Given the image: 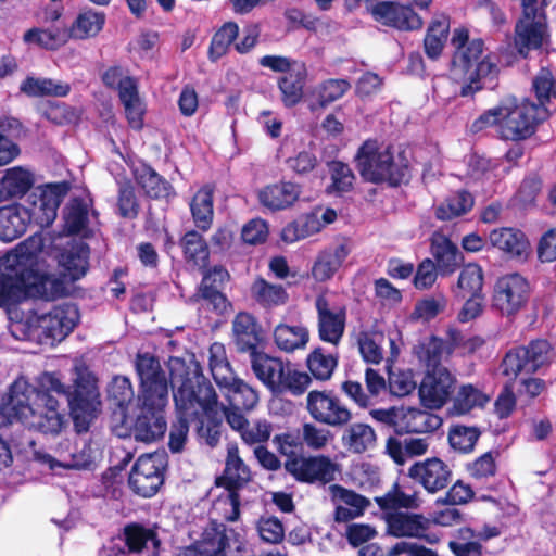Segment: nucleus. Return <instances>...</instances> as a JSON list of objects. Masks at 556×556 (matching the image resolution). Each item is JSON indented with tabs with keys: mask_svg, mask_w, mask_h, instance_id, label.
<instances>
[{
	"mask_svg": "<svg viewBox=\"0 0 556 556\" xmlns=\"http://www.w3.org/2000/svg\"><path fill=\"white\" fill-rule=\"evenodd\" d=\"M407 477L428 493L435 494L446 489L452 482L453 470L448 464L433 456L415 462L408 468Z\"/></svg>",
	"mask_w": 556,
	"mask_h": 556,
	"instance_id": "4be33fe9",
	"label": "nucleus"
},
{
	"mask_svg": "<svg viewBox=\"0 0 556 556\" xmlns=\"http://www.w3.org/2000/svg\"><path fill=\"white\" fill-rule=\"evenodd\" d=\"M369 12L377 23L401 31L418 30L424 24L410 4L397 1H377Z\"/></svg>",
	"mask_w": 556,
	"mask_h": 556,
	"instance_id": "aec40b11",
	"label": "nucleus"
},
{
	"mask_svg": "<svg viewBox=\"0 0 556 556\" xmlns=\"http://www.w3.org/2000/svg\"><path fill=\"white\" fill-rule=\"evenodd\" d=\"M329 168L331 184L327 187L328 193L342 195L353 190L356 177L349 164L342 161H333Z\"/></svg>",
	"mask_w": 556,
	"mask_h": 556,
	"instance_id": "052dcab7",
	"label": "nucleus"
},
{
	"mask_svg": "<svg viewBox=\"0 0 556 556\" xmlns=\"http://www.w3.org/2000/svg\"><path fill=\"white\" fill-rule=\"evenodd\" d=\"M124 543L123 547H113L115 556L140 555L151 543V556H160L162 540L156 527H147L138 521H130L124 525L117 536Z\"/></svg>",
	"mask_w": 556,
	"mask_h": 556,
	"instance_id": "a211bd4d",
	"label": "nucleus"
},
{
	"mask_svg": "<svg viewBox=\"0 0 556 556\" xmlns=\"http://www.w3.org/2000/svg\"><path fill=\"white\" fill-rule=\"evenodd\" d=\"M63 228L66 235L77 236L87 229L89 210L86 201L80 197L72 198L63 208Z\"/></svg>",
	"mask_w": 556,
	"mask_h": 556,
	"instance_id": "c03bdc74",
	"label": "nucleus"
},
{
	"mask_svg": "<svg viewBox=\"0 0 556 556\" xmlns=\"http://www.w3.org/2000/svg\"><path fill=\"white\" fill-rule=\"evenodd\" d=\"M489 239L493 247L505 252L509 257L526 260L530 253V242L520 229L510 227L494 229L490 232Z\"/></svg>",
	"mask_w": 556,
	"mask_h": 556,
	"instance_id": "7c9ffc66",
	"label": "nucleus"
},
{
	"mask_svg": "<svg viewBox=\"0 0 556 556\" xmlns=\"http://www.w3.org/2000/svg\"><path fill=\"white\" fill-rule=\"evenodd\" d=\"M137 412L129 418L126 433L119 437L132 438L136 442L146 444L155 443L163 439L167 430L165 407L167 404L155 401H139Z\"/></svg>",
	"mask_w": 556,
	"mask_h": 556,
	"instance_id": "4468645a",
	"label": "nucleus"
},
{
	"mask_svg": "<svg viewBox=\"0 0 556 556\" xmlns=\"http://www.w3.org/2000/svg\"><path fill=\"white\" fill-rule=\"evenodd\" d=\"M131 174L147 198L169 201L176 197L173 185L147 162L140 161L132 165Z\"/></svg>",
	"mask_w": 556,
	"mask_h": 556,
	"instance_id": "bb28decb",
	"label": "nucleus"
},
{
	"mask_svg": "<svg viewBox=\"0 0 556 556\" xmlns=\"http://www.w3.org/2000/svg\"><path fill=\"white\" fill-rule=\"evenodd\" d=\"M484 273L477 263L465 264L459 273L455 294L466 299L467 295L483 294Z\"/></svg>",
	"mask_w": 556,
	"mask_h": 556,
	"instance_id": "8fccbe9b",
	"label": "nucleus"
},
{
	"mask_svg": "<svg viewBox=\"0 0 556 556\" xmlns=\"http://www.w3.org/2000/svg\"><path fill=\"white\" fill-rule=\"evenodd\" d=\"M219 388L223 390L228 405L235 409L252 410L258 403L256 390L238 377L232 376Z\"/></svg>",
	"mask_w": 556,
	"mask_h": 556,
	"instance_id": "4c0bfd02",
	"label": "nucleus"
},
{
	"mask_svg": "<svg viewBox=\"0 0 556 556\" xmlns=\"http://www.w3.org/2000/svg\"><path fill=\"white\" fill-rule=\"evenodd\" d=\"M117 214L122 218L135 219L140 212V203L136 195V190L129 179L118 182L117 193Z\"/></svg>",
	"mask_w": 556,
	"mask_h": 556,
	"instance_id": "0e129e2a",
	"label": "nucleus"
},
{
	"mask_svg": "<svg viewBox=\"0 0 556 556\" xmlns=\"http://www.w3.org/2000/svg\"><path fill=\"white\" fill-rule=\"evenodd\" d=\"M475 200L467 190H458L447 197L435 208V217L439 220H451L468 213L473 206Z\"/></svg>",
	"mask_w": 556,
	"mask_h": 556,
	"instance_id": "603ef678",
	"label": "nucleus"
},
{
	"mask_svg": "<svg viewBox=\"0 0 556 556\" xmlns=\"http://www.w3.org/2000/svg\"><path fill=\"white\" fill-rule=\"evenodd\" d=\"M307 70L304 63L293 66V70L278 78L281 101L286 108L299 104L304 96Z\"/></svg>",
	"mask_w": 556,
	"mask_h": 556,
	"instance_id": "c9c22d12",
	"label": "nucleus"
},
{
	"mask_svg": "<svg viewBox=\"0 0 556 556\" xmlns=\"http://www.w3.org/2000/svg\"><path fill=\"white\" fill-rule=\"evenodd\" d=\"M555 358L554 346L546 339H532L527 344L508 349L500 362V371L509 382L519 379L517 393L520 399L533 402L547 391V382L536 374L545 372Z\"/></svg>",
	"mask_w": 556,
	"mask_h": 556,
	"instance_id": "20e7f679",
	"label": "nucleus"
},
{
	"mask_svg": "<svg viewBox=\"0 0 556 556\" xmlns=\"http://www.w3.org/2000/svg\"><path fill=\"white\" fill-rule=\"evenodd\" d=\"M339 363L338 353H326L321 346L315 348L306 357V366L312 376L319 381H328Z\"/></svg>",
	"mask_w": 556,
	"mask_h": 556,
	"instance_id": "09e8293b",
	"label": "nucleus"
},
{
	"mask_svg": "<svg viewBox=\"0 0 556 556\" xmlns=\"http://www.w3.org/2000/svg\"><path fill=\"white\" fill-rule=\"evenodd\" d=\"M204 232L193 228L178 240L185 263L192 269L205 268L210 264L211 250Z\"/></svg>",
	"mask_w": 556,
	"mask_h": 556,
	"instance_id": "c756f323",
	"label": "nucleus"
},
{
	"mask_svg": "<svg viewBox=\"0 0 556 556\" xmlns=\"http://www.w3.org/2000/svg\"><path fill=\"white\" fill-rule=\"evenodd\" d=\"M208 366L218 387L226 383L233 376L230 363L227 359L225 345L220 342H214L210 345Z\"/></svg>",
	"mask_w": 556,
	"mask_h": 556,
	"instance_id": "e2e57ef3",
	"label": "nucleus"
},
{
	"mask_svg": "<svg viewBox=\"0 0 556 556\" xmlns=\"http://www.w3.org/2000/svg\"><path fill=\"white\" fill-rule=\"evenodd\" d=\"M539 0H521V15L515 24L514 46L518 54L526 59L532 50L543 47L547 36V17Z\"/></svg>",
	"mask_w": 556,
	"mask_h": 556,
	"instance_id": "9b49d317",
	"label": "nucleus"
},
{
	"mask_svg": "<svg viewBox=\"0 0 556 556\" xmlns=\"http://www.w3.org/2000/svg\"><path fill=\"white\" fill-rule=\"evenodd\" d=\"M169 364L173 386L180 383L174 393L177 412L198 421L197 433L201 443L216 447L222 437L223 421L218 417V399L214 387L199 364L190 367L182 358H172Z\"/></svg>",
	"mask_w": 556,
	"mask_h": 556,
	"instance_id": "f257e3e1",
	"label": "nucleus"
},
{
	"mask_svg": "<svg viewBox=\"0 0 556 556\" xmlns=\"http://www.w3.org/2000/svg\"><path fill=\"white\" fill-rule=\"evenodd\" d=\"M252 299L264 308H273L285 305L289 295L281 285L270 283L258 276L250 288Z\"/></svg>",
	"mask_w": 556,
	"mask_h": 556,
	"instance_id": "a19ab883",
	"label": "nucleus"
},
{
	"mask_svg": "<svg viewBox=\"0 0 556 556\" xmlns=\"http://www.w3.org/2000/svg\"><path fill=\"white\" fill-rule=\"evenodd\" d=\"M97 382L91 375H79L73 386L62 383L54 372H45L40 378L42 388L66 399L70 417L78 434L88 432L101 413L102 402Z\"/></svg>",
	"mask_w": 556,
	"mask_h": 556,
	"instance_id": "0eeeda50",
	"label": "nucleus"
},
{
	"mask_svg": "<svg viewBox=\"0 0 556 556\" xmlns=\"http://www.w3.org/2000/svg\"><path fill=\"white\" fill-rule=\"evenodd\" d=\"M191 300L218 316H225L233 309L232 303L220 290L197 288Z\"/></svg>",
	"mask_w": 556,
	"mask_h": 556,
	"instance_id": "13d9d810",
	"label": "nucleus"
},
{
	"mask_svg": "<svg viewBox=\"0 0 556 556\" xmlns=\"http://www.w3.org/2000/svg\"><path fill=\"white\" fill-rule=\"evenodd\" d=\"M168 368L170 369V364H168ZM135 370L139 379V401H155L156 403L167 404L169 383L174 391L173 394L180 384L178 382L177 386H173L172 378L166 377L159 357L149 352L137 353Z\"/></svg>",
	"mask_w": 556,
	"mask_h": 556,
	"instance_id": "f8f14e48",
	"label": "nucleus"
},
{
	"mask_svg": "<svg viewBox=\"0 0 556 556\" xmlns=\"http://www.w3.org/2000/svg\"><path fill=\"white\" fill-rule=\"evenodd\" d=\"M308 339V330L302 325L290 326L279 324L274 330V341L276 345L279 350L287 353L305 348Z\"/></svg>",
	"mask_w": 556,
	"mask_h": 556,
	"instance_id": "de8ad7c7",
	"label": "nucleus"
},
{
	"mask_svg": "<svg viewBox=\"0 0 556 556\" xmlns=\"http://www.w3.org/2000/svg\"><path fill=\"white\" fill-rule=\"evenodd\" d=\"M283 467L298 482L326 484L334 479L336 466L325 455L286 459Z\"/></svg>",
	"mask_w": 556,
	"mask_h": 556,
	"instance_id": "5701e85b",
	"label": "nucleus"
},
{
	"mask_svg": "<svg viewBox=\"0 0 556 556\" xmlns=\"http://www.w3.org/2000/svg\"><path fill=\"white\" fill-rule=\"evenodd\" d=\"M440 425L441 419L438 416L410 407L400 416L397 434L431 432Z\"/></svg>",
	"mask_w": 556,
	"mask_h": 556,
	"instance_id": "ea45409f",
	"label": "nucleus"
},
{
	"mask_svg": "<svg viewBox=\"0 0 556 556\" xmlns=\"http://www.w3.org/2000/svg\"><path fill=\"white\" fill-rule=\"evenodd\" d=\"M126 84L128 87L124 88L119 100L124 105L129 126L135 130H140L143 127L144 108L139 97L138 85H130V81H126Z\"/></svg>",
	"mask_w": 556,
	"mask_h": 556,
	"instance_id": "6e6d98bb",
	"label": "nucleus"
},
{
	"mask_svg": "<svg viewBox=\"0 0 556 556\" xmlns=\"http://www.w3.org/2000/svg\"><path fill=\"white\" fill-rule=\"evenodd\" d=\"M324 227L325 223H321L318 212H308L288 223L282 228L281 239L293 243L319 232Z\"/></svg>",
	"mask_w": 556,
	"mask_h": 556,
	"instance_id": "79ce46f5",
	"label": "nucleus"
},
{
	"mask_svg": "<svg viewBox=\"0 0 556 556\" xmlns=\"http://www.w3.org/2000/svg\"><path fill=\"white\" fill-rule=\"evenodd\" d=\"M480 435L478 427L454 425L448 431V442L455 451L466 454L473 451Z\"/></svg>",
	"mask_w": 556,
	"mask_h": 556,
	"instance_id": "69168bd1",
	"label": "nucleus"
},
{
	"mask_svg": "<svg viewBox=\"0 0 556 556\" xmlns=\"http://www.w3.org/2000/svg\"><path fill=\"white\" fill-rule=\"evenodd\" d=\"M232 342L239 353H248L251 356L260 352L258 346L263 342V329L257 318L241 311L237 313L231 325Z\"/></svg>",
	"mask_w": 556,
	"mask_h": 556,
	"instance_id": "a878e982",
	"label": "nucleus"
},
{
	"mask_svg": "<svg viewBox=\"0 0 556 556\" xmlns=\"http://www.w3.org/2000/svg\"><path fill=\"white\" fill-rule=\"evenodd\" d=\"M65 294L64 282L42 271L36 254L15 249L0 256V307L16 305L27 296L53 301Z\"/></svg>",
	"mask_w": 556,
	"mask_h": 556,
	"instance_id": "f03ea898",
	"label": "nucleus"
},
{
	"mask_svg": "<svg viewBox=\"0 0 556 556\" xmlns=\"http://www.w3.org/2000/svg\"><path fill=\"white\" fill-rule=\"evenodd\" d=\"M20 90L31 98L66 97L71 91V86L67 83L56 81L51 78L27 76L22 81Z\"/></svg>",
	"mask_w": 556,
	"mask_h": 556,
	"instance_id": "37998d69",
	"label": "nucleus"
},
{
	"mask_svg": "<svg viewBox=\"0 0 556 556\" xmlns=\"http://www.w3.org/2000/svg\"><path fill=\"white\" fill-rule=\"evenodd\" d=\"M383 519L387 525V533L391 536L424 539L430 544L439 542L435 534L427 533L431 527V521L421 514L393 511L387 513Z\"/></svg>",
	"mask_w": 556,
	"mask_h": 556,
	"instance_id": "b1692460",
	"label": "nucleus"
},
{
	"mask_svg": "<svg viewBox=\"0 0 556 556\" xmlns=\"http://www.w3.org/2000/svg\"><path fill=\"white\" fill-rule=\"evenodd\" d=\"M108 397L117 407L126 408L134 399L130 379L126 376H115L109 384Z\"/></svg>",
	"mask_w": 556,
	"mask_h": 556,
	"instance_id": "774afa93",
	"label": "nucleus"
},
{
	"mask_svg": "<svg viewBox=\"0 0 556 556\" xmlns=\"http://www.w3.org/2000/svg\"><path fill=\"white\" fill-rule=\"evenodd\" d=\"M530 296L528 280L518 273L507 274L497 279L494 286L493 307L502 315L515 316L526 306Z\"/></svg>",
	"mask_w": 556,
	"mask_h": 556,
	"instance_id": "f3484780",
	"label": "nucleus"
},
{
	"mask_svg": "<svg viewBox=\"0 0 556 556\" xmlns=\"http://www.w3.org/2000/svg\"><path fill=\"white\" fill-rule=\"evenodd\" d=\"M501 453L498 450L488 451L476 457L472 462L465 465V470L469 478L480 488L494 490L489 483L493 480L498 471L497 458Z\"/></svg>",
	"mask_w": 556,
	"mask_h": 556,
	"instance_id": "e433bc0d",
	"label": "nucleus"
},
{
	"mask_svg": "<svg viewBox=\"0 0 556 556\" xmlns=\"http://www.w3.org/2000/svg\"><path fill=\"white\" fill-rule=\"evenodd\" d=\"M350 253L351 248L345 241L324 249L314 262L312 276L320 282L331 279Z\"/></svg>",
	"mask_w": 556,
	"mask_h": 556,
	"instance_id": "2f4dec72",
	"label": "nucleus"
},
{
	"mask_svg": "<svg viewBox=\"0 0 556 556\" xmlns=\"http://www.w3.org/2000/svg\"><path fill=\"white\" fill-rule=\"evenodd\" d=\"M167 467L168 456L164 451L142 454L129 472L130 490L144 498L154 496L164 484Z\"/></svg>",
	"mask_w": 556,
	"mask_h": 556,
	"instance_id": "ddd939ff",
	"label": "nucleus"
},
{
	"mask_svg": "<svg viewBox=\"0 0 556 556\" xmlns=\"http://www.w3.org/2000/svg\"><path fill=\"white\" fill-rule=\"evenodd\" d=\"M105 23V14L88 10L78 14L70 29V38L86 39L98 35Z\"/></svg>",
	"mask_w": 556,
	"mask_h": 556,
	"instance_id": "5fc2aeb1",
	"label": "nucleus"
},
{
	"mask_svg": "<svg viewBox=\"0 0 556 556\" xmlns=\"http://www.w3.org/2000/svg\"><path fill=\"white\" fill-rule=\"evenodd\" d=\"M214 190L213 185L202 186L189 203L194 228L202 232H207L213 226Z\"/></svg>",
	"mask_w": 556,
	"mask_h": 556,
	"instance_id": "473e14b6",
	"label": "nucleus"
},
{
	"mask_svg": "<svg viewBox=\"0 0 556 556\" xmlns=\"http://www.w3.org/2000/svg\"><path fill=\"white\" fill-rule=\"evenodd\" d=\"M317 312V326L319 339L324 342L338 345L343 338L346 324V309L340 307L331 311L328 299L319 294L315 300Z\"/></svg>",
	"mask_w": 556,
	"mask_h": 556,
	"instance_id": "393cba45",
	"label": "nucleus"
},
{
	"mask_svg": "<svg viewBox=\"0 0 556 556\" xmlns=\"http://www.w3.org/2000/svg\"><path fill=\"white\" fill-rule=\"evenodd\" d=\"M543 188V180L538 173H530L520 182L513 200L516 206L528 210L536 205V199Z\"/></svg>",
	"mask_w": 556,
	"mask_h": 556,
	"instance_id": "bf43d9fd",
	"label": "nucleus"
},
{
	"mask_svg": "<svg viewBox=\"0 0 556 556\" xmlns=\"http://www.w3.org/2000/svg\"><path fill=\"white\" fill-rule=\"evenodd\" d=\"M532 91L538 100L516 98L503 100V119L500 138L502 140L522 141L531 138L538 127L549 118L552 99H556V78L549 67L543 66L532 79Z\"/></svg>",
	"mask_w": 556,
	"mask_h": 556,
	"instance_id": "7ed1b4c3",
	"label": "nucleus"
},
{
	"mask_svg": "<svg viewBox=\"0 0 556 556\" xmlns=\"http://www.w3.org/2000/svg\"><path fill=\"white\" fill-rule=\"evenodd\" d=\"M456 388V378L447 368L427 370L418 388L421 404L429 409L442 408Z\"/></svg>",
	"mask_w": 556,
	"mask_h": 556,
	"instance_id": "6ab92c4d",
	"label": "nucleus"
},
{
	"mask_svg": "<svg viewBox=\"0 0 556 556\" xmlns=\"http://www.w3.org/2000/svg\"><path fill=\"white\" fill-rule=\"evenodd\" d=\"M239 35V26L236 22H226L224 23L213 35L207 56L210 61L216 62L222 56H224L231 43L236 40Z\"/></svg>",
	"mask_w": 556,
	"mask_h": 556,
	"instance_id": "4d7b16f0",
	"label": "nucleus"
},
{
	"mask_svg": "<svg viewBox=\"0 0 556 556\" xmlns=\"http://www.w3.org/2000/svg\"><path fill=\"white\" fill-rule=\"evenodd\" d=\"M490 396L471 383L463 384L453 399L452 412L455 415H465L473 408H483Z\"/></svg>",
	"mask_w": 556,
	"mask_h": 556,
	"instance_id": "864d4df0",
	"label": "nucleus"
},
{
	"mask_svg": "<svg viewBox=\"0 0 556 556\" xmlns=\"http://www.w3.org/2000/svg\"><path fill=\"white\" fill-rule=\"evenodd\" d=\"M248 542L232 528L211 519L199 541L180 548L177 556H240Z\"/></svg>",
	"mask_w": 556,
	"mask_h": 556,
	"instance_id": "9d476101",
	"label": "nucleus"
},
{
	"mask_svg": "<svg viewBox=\"0 0 556 556\" xmlns=\"http://www.w3.org/2000/svg\"><path fill=\"white\" fill-rule=\"evenodd\" d=\"M34 184L35 176L30 170L22 166L8 168L0 179V199H21L33 188Z\"/></svg>",
	"mask_w": 556,
	"mask_h": 556,
	"instance_id": "f704fd0d",
	"label": "nucleus"
},
{
	"mask_svg": "<svg viewBox=\"0 0 556 556\" xmlns=\"http://www.w3.org/2000/svg\"><path fill=\"white\" fill-rule=\"evenodd\" d=\"M375 502L383 511V516L387 513L400 511L402 508L414 509L419 506L417 493H405L397 482L386 494L376 496Z\"/></svg>",
	"mask_w": 556,
	"mask_h": 556,
	"instance_id": "3c124183",
	"label": "nucleus"
},
{
	"mask_svg": "<svg viewBox=\"0 0 556 556\" xmlns=\"http://www.w3.org/2000/svg\"><path fill=\"white\" fill-rule=\"evenodd\" d=\"M250 358L255 377L274 394L302 395L311 384L308 374L292 368L279 357L260 351Z\"/></svg>",
	"mask_w": 556,
	"mask_h": 556,
	"instance_id": "1a4fd4ad",
	"label": "nucleus"
},
{
	"mask_svg": "<svg viewBox=\"0 0 556 556\" xmlns=\"http://www.w3.org/2000/svg\"><path fill=\"white\" fill-rule=\"evenodd\" d=\"M79 319V312L75 304L64 303L54 306L47 314L38 318L37 328L46 342L53 344L61 342L76 327Z\"/></svg>",
	"mask_w": 556,
	"mask_h": 556,
	"instance_id": "412c9836",
	"label": "nucleus"
},
{
	"mask_svg": "<svg viewBox=\"0 0 556 556\" xmlns=\"http://www.w3.org/2000/svg\"><path fill=\"white\" fill-rule=\"evenodd\" d=\"M25 206L14 203L0 207V240L11 242L22 237L29 223Z\"/></svg>",
	"mask_w": 556,
	"mask_h": 556,
	"instance_id": "72a5a7b5",
	"label": "nucleus"
},
{
	"mask_svg": "<svg viewBox=\"0 0 556 556\" xmlns=\"http://www.w3.org/2000/svg\"><path fill=\"white\" fill-rule=\"evenodd\" d=\"M414 351L417 358L427 367V370L445 368L442 365V358L447 351V346L443 339L432 334L419 341Z\"/></svg>",
	"mask_w": 556,
	"mask_h": 556,
	"instance_id": "49530a36",
	"label": "nucleus"
},
{
	"mask_svg": "<svg viewBox=\"0 0 556 556\" xmlns=\"http://www.w3.org/2000/svg\"><path fill=\"white\" fill-rule=\"evenodd\" d=\"M71 184L66 180L41 186L33 192L28 200V218L40 227H49L58 216V208L71 191Z\"/></svg>",
	"mask_w": 556,
	"mask_h": 556,
	"instance_id": "2eb2a0df",
	"label": "nucleus"
},
{
	"mask_svg": "<svg viewBox=\"0 0 556 556\" xmlns=\"http://www.w3.org/2000/svg\"><path fill=\"white\" fill-rule=\"evenodd\" d=\"M306 409L316 422L334 429H342L352 420L350 408L331 390L309 391L306 396Z\"/></svg>",
	"mask_w": 556,
	"mask_h": 556,
	"instance_id": "dca6fc26",
	"label": "nucleus"
},
{
	"mask_svg": "<svg viewBox=\"0 0 556 556\" xmlns=\"http://www.w3.org/2000/svg\"><path fill=\"white\" fill-rule=\"evenodd\" d=\"M430 253L441 276L454 274L464 260L458 247L442 231H434L430 238Z\"/></svg>",
	"mask_w": 556,
	"mask_h": 556,
	"instance_id": "c85d7f7f",
	"label": "nucleus"
},
{
	"mask_svg": "<svg viewBox=\"0 0 556 556\" xmlns=\"http://www.w3.org/2000/svg\"><path fill=\"white\" fill-rule=\"evenodd\" d=\"M70 39L67 28H38L33 27L25 31L23 40L28 45H36L45 50L55 51Z\"/></svg>",
	"mask_w": 556,
	"mask_h": 556,
	"instance_id": "a18cd8bd",
	"label": "nucleus"
},
{
	"mask_svg": "<svg viewBox=\"0 0 556 556\" xmlns=\"http://www.w3.org/2000/svg\"><path fill=\"white\" fill-rule=\"evenodd\" d=\"M341 437L342 445L351 453L363 454L376 444V432L374 428L364 422H353L343 427Z\"/></svg>",
	"mask_w": 556,
	"mask_h": 556,
	"instance_id": "58836bf2",
	"label": "nucleus"
},
{
	"mask_svg": "<svg viewBox=\"0 0 556 556\" xmlns=\"http://www.w3.org/2000/svg\"><path fill=\"white\" fill-rule=\"evenodd\" d=\"M351 89V84L348 79L330 78L324 80L317 87L316 105L312 109H325L334 101L341 99Z\"/></svg>",
	"mask_w": 556,
	"mask_h": 556,
	"instance_id": "680f3d73",
	"label": "nucleus"
},
{
	"mask_svg": "<svg viewBox=\"0 0 556 556\" xmlns=\"http://www.w3.org/2000/svg\"><path fill=\"white\" fill-rule=\"evenodd\" d=\"M484 42L472 39L468 47L455 50L452 56L451 72L465 83L458 94L463 98H473L485 88L486 80H494L498 75V66L489 55L482 58Z\"/></svg>",
	"mask_w": 556,
	"mask_h": 556,
	"instance_id": "6e6552de",
	"label": "nucleus"
},
{
	"mask_svg": "<svg viewBox=\"0 0 556 556\" xmlns=\"http://www.w3.org/2000/svg\"><path fill=\"white\" fill-rule=\"evenodd\" d=\"M37 397L43 404L37 413L29 403L28 388L17 381L13 382L0 399V415L4 422L21 421L45 434H59L66 425V419L59 412V401L54 391H48L40 384Z\"/></svg>",
	"mask_w": 556,
	"mask_h": 556,
	"instance_id": "39448f33",
	"label": "nucleus"
},
{
	"mask_svg": "<svg viewBox=\"0 0 556 556\" xmlns=\"http://www.w3.org/2000/svg\"><path fill=\"white\" fill-rule=\"evenodd\" d=\"M354 163L365 182L399 188L410 179V163L405 152L395 153L392 144L382 149L377 139H366L358 147Z\"/></svg>",
	"mask_w": 556,
	"mask_h": 556,
	"instance_id": "423d86ee",
	"label": "nucleus"
},
{
	"mask_svg": "<svg viewBox=\"0 0 556 556\" xmlns=\"http://www.w3.org/2000/svg\"><path fill=\"white\" fill-rule=\"evenodd\" d=\"M302 188L299 184L280 180L263 187L257 192L258 203L270 212L290 208L299 200Z\"/></svg>",
	"mask_w": 556,
	"mask_h": 556,
	"instance_id": "cd10ccee",
	"label": "nucleus"
},
{
	"mask_svg": "<svg viewBox=\"0 0 556 556\" xmlns=\"http://www.w3.org/2000/svg\"><path fill=\"white\" fill-rule=\"evenodd\" d=\"M89 247L81 243L71 249L64 255V267L72 279L76 280L85 276L88 269Z\"/></svg>",
	"mask_w": 556,
	"mask_h": 556,
	"instance_id": "338daca9",
	"label": "nucleus"
}]
</instances>
